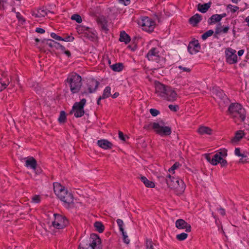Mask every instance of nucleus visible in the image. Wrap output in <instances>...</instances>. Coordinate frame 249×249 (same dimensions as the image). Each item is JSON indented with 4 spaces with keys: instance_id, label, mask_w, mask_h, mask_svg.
Returning a JSON list of instances; mask_svg holds the SVG:
<instances>
[{
    "instance_id": "obj_61",
    "label": "nucleus",
    "mask_w": 249,
    "mask_h": 249,
    "mask_svg": "<svg viewBox=\"0 0 249 249\" xmlns=\"http://www.w3.org/2000/svg\"><path fill=\"white\" fill-rule=\"evenodd\" d=\"M239 7L237 6H234L232 8V9H231V11L232 12V13H234L237 10L239 9Z\"/></svg>"
},
{
    "instance_id": "obj_28",
    "label": "nucleus",
    "mask_w": 249,
    "mask_h": 249,
    "mask_svg": "<svg viewBox=\"0 0 249 249\" xmlns=\"http://www.w3.org/2000/svg\"><path fill=\"white\" fill-rule=\"evenodd\" d=\"M111 69L114 71H120L124 68L123 64L121 63H117L110 66Z\"/></svg>"
},
{
    "instance_id": "obj_62",
    "label": "nucleus",
    "mask_w": 249,
    "mask_h": 249,
    "mask_svg": "<svg viewBox=\"0 0 249 249\" xmlns=\"http://www.w3.org/2000/svg\"><path fill=\"white\" fill-rule=\"evenodd\" d=\"M229 30V27L228 26H226L222 29V33H228Z\"/></svg>"
},
{
    "instance_id": "obj_12",
    "label": "nucleus",
    "mask_w": 249,
    "mask_h": 249,
    "mask_svg": "<svg viewBox=\"0 0 249 249\" xmlns=\"http://www.w3.org/2000/svg\"><path fill=\"white\" fill-rule=\"evenodd\" d=\"M236 51L231 48H228L225 51L226 61L230 64H234L237 61Z\"/></svg>"
},
{
    "instance_id": "obj_46",
    "label": "nucleus",
    "mask_w": 249,
    "mask_h": 249,
    "mask_svg": "<svg viewBox=\"0 0 249 249\" xmlns=\"http://www.w3.org/2000/svg\"><path fill=\"white\" fill-rule=\"evenodd\" d=\"M149 112L152 116L154 117L157 116L160 113L158 110L154 108H151L149 110Z\"/></svg>"
},
{
    "instance_id": "obj_22",
    "label": "nucleus",
    "mask_w": 249,
    "mask_h": 249,
    "mask_svg": "<svg viewBox=\"0 0 249 249\" xmlns=\"http://www.w3.org/2000/svg\"><path fill=\"white\" fill-rule=\"evenodd\" d=\"M48 12L49 11H47L46 8L42 7L38 9L36 13L34 12L32 15L36 18L44 17L47 15Z\"/></svg>"
},
{
    "instance_id": "obj_52",
    "label": "nucleus",
    "mask_w": 249,
    "mask_h": 249,
    "mask_svg": "<svg viewBox=\"0 0 249 249\" xmlns=\"http://www.w3.org/2000/svg\"><path fill=\"white\" fill-rule=\"evenodd\" d=\"M220 164L221 167H226L227 165V161L226 160H224L222 158V160H219L218 162Z\"/></svg>"
},
{
    "instance_id": "obj_55",
    "label": "nucleus",
    "mask_w": 249,
    "mask_h": 249,
    "mask_svg": "<svg viewBox=\"0 0 249 249\" xmlns=\"http://www.w3.org/2000/svg\"><path fill=\"white\" fill-rule=\"evenodd\" d=\"M6 0H0V4L1 5L0 9H4V4L6 3Z\"/></svg>"
},
{
    "instance_id": "obj_31",
    "label": "nucleus",
    "mask_w": 249,
    "mask_h": 249,
    "mask_svg": "<svg viewBox=\"0 0 249 249\" xmlns=\"http://www.w3.org/2000/svg\"><path fill=\"white\" fill-rule=\"evenodd\" d=\"M42 43L44 46H48L51 48L54 47V41L51 39H44L42 41Z\"/></svg>"
},
{
    "instance_id": "obj_10",
    "label": "nucleus",
    "mask_w": 249,
    "mask_h": 249,
    "mask_svg": "<svg viewBox=\"0 0 249 249\" xmlns=\"http://www.w3.org/2000/svg\"><path fill=\"white\" fill-rule=\"evenodd\" d=\"M215 100L217 101L220 107L222 108L229 104V99L222 90H215Z\"/></svg>"
},
{
    "instance_id": "obj_33",
    "label": "nucleus",
    "mask_w": 249,
    "mask_h": 249,
    "mask_svg": "<svg viewBox=\"0 0 249 249\" xmlns=\"http://www.w3.org/2000/svg\"><path fill=\"white\" fill-rule=\"evenodd\" d=\"M111 88L110 87H106L104 90L103 95L101 96L102 98L106 99L109 97L111 95Z\"/></svg>"
},
{
    "instance_id": "obj_27",
    "label": "nucleus",
    "mask_w": 249,
    "mask_h": 249,
    "mask_svg": "<svg viewBox=\"0 0 249 249\" xmlns=\"http://www.w3.org/2000/svg\"><path fill=\"white\" fill-rule=\"evenodd\" d=\"M141 181L143 183L146 187L154 188L155 187L154 183L147 179V178L143 176L141 177Z\"/></svg>"
},
{
    "instance_id": "obj_29",
    "label": "nucleus",
    "mask_w": 249,
    "mask_h": 249,
    "mask_svg": "<svg viewBox=\"0 0 249 249\" xmlns=\"http://www.w3.org/2000/svg\"><path fill=\"white\" fill-rule=\"evenodd\" d=\"M94 226L96 228L97 231L100 233H102L104 231L105 227L104 225L101 222L96 221L94 224Z\"/></svg>"
},
{
    "instance_id": "obj_25",
    "label": "nucleus",
    "mask_w": 249,
    "mask_h": 249,
    "mask_svg": "<svg viewBox=\"0 0 249 249\" xmlns=\"http://www.w3.org/2000/svg\"><path fill=\"white\" fill-rule=\"evenodd\" d=\"M119 40L127 44L130 41V37L124 31H122L120 33Z\"/></svg>"
},
{
    "instance_id": "obj_45",
    "label": "nucleus",
    "mask_w": 249,
    "mask_h": 249,
    "mask_svg": "<svg viewBox=\"0 0 249 249\" xmlns=\"http://www.w3.org/2000/svg\"><path fill=\"white\" fill-rule=\"evenodd\" d=\"M40 201V197L39 195H35L32 198V202L35 203H38Z\"/></svg>"
},
{
    "instance_id": "obj_50",
    "label": "nucleus",
    "mask_w": 249,
    "mask_h": 249,
    "mask_svg": "<svg viewBox=\"0 0 249 249\" xmlns=\"http://www.w3.org/2000/svg\"><path fill=\"white\" fill-rule=\"evenodd\" d=\"M169 109L174 112L177 111V110L178 109L179 107L178 105H170L169 106Z\"/></svg>"
},
{
    "instance_id": "obj_23",
    "label": "nucleus",
    "mask_w": 249,
    "mask_h": 249,
    "mask_svg": "<svg viewBox=\"0 0 249 249\" xmlns=\"http://www.w3.org/2000/svg\"><path fill=\"white\" fill-rule=\"evenodd\" d=\"M26 166L30 167L32 169L35 170L36 168V161L33 157H31L26 161Z\"/></svg>"
},
{
    "instance_id": "obj_16",
    "label": "nucleus",
    "mask_w": 249,
    "mask_h": 249,
    "mask_svg": "<svg viewBox=\"0 0 249 249\" xmlns=\"http://www.w3.org/2000/svg\"><path fill=\"white\" fill-rule=\"evenodd\" d=\"M99 85V82L95 79H92L88 82V87L89 92L90 93L96 91Z\"/></svg>"
},
{
    "instance_id": "obj_24",
    "label": "nucleus",
    "mask_w": 249,
    "mask_h": 249,
    "mask_svg": "<svg viewBox=\"0 0 249 249\" xmlns=\"http://www.w3.org/2000/svg\"><path fill=\"white\" fill-rule=\"evenodd\" d=\"M245 135V133L242 130H238L235 133V136L231 139L232 143L240 141V140Z\"/></svg>"
},
{
    "instance_id": "obj_54",
    "label": "nucleus",
    "mask_w": 249,
    "mask_h": 249,
    "mask_svg": "<svg viewBox=\"0 0 249 249\" xmlns=\"http://www.w3.org/2000/svg\"><path fill=\"white\" fill-rule=\"evenodd\" d=\"M119 0L120 3L124 4L125 6L129 5L130 3V0Z\"/></svg>"
},
{
    "instance_id": "obj_5",
    "label": "nucleus",
    "mask_w": 249,
    "mask_h": 249,
    "mask_svg": "<svg viewBox=\"0 0 249 249\" xmlns=\"http://www.w3.org/2000/svg\"><path fill=\"white\" fill-rule=\"evenodd\" d=\"M54 221L52 222V226L57 229H62L69 225V220L67 217L63 215L54 213Z\"/></svg>"
},
{
    "instance_id": "obj_2",
    "label": "nucleus",
    "mask_w": 249,
    "mask_h": 249,
    "mask_svg": "<svg viewBox=\"0 0 249 249\" xmlns=\"http://www.w3.org/2000/svg\"><path fill=\"white\" fill-rule=\"evenodd\" d=\"M53 191L57 196L65 203L71 205L73 203L72 194L69 192L65 188L59 183H53Z\"/></svg>"
},
{
    "instance_id": "obj_58",
    "label": "nucleus",
    "mask_w": 249,
    "mask_h": 249,
    "mask_svg": "<svg viewBox=\"0 0 249 249\" xmlns=\"http://www.w3.org/2000/svg\"><path fill=\"white\" fill-rule=\"evenodd\" d=\"M62 46V45L60 44L59 43H57V42L54 41V47L56 49H60V46Z\"/></svg>"
},
{
    "instance_id": "obj_34",
    "label": "nucleus",
    "mask_w": 249,
    "mask_h": 249,
    "mask_svg": "<svg viewBox=\"0 0 249 249\" xmlns=\"http://www.w3.org/2000/svg\"><path fill=\"white\" fill-rule=\"evenodd\" d=\"M222 160V158H220L216 153L212 158V164L213 165H216L218 163L219 160Z\"/></svg>"
},
{
    "instance_id": "obj_48",
    "label": "nucleus",
    "mask_w": 249,
    "mask_h": 249,
    "mask_svg": "<svg viewBox=\"0 0 249 249\" xmlns=\"http://www.w3.org/2000/svg\"><path fill=\"white\" fill-rule=\"evenodd\" d=\"M74 39V37H73L72 36H67L64 38L62 37V39H61V40L64 41L66 42H71V41H73Z\"/></svg>"
},
{
    "instance_id": "obj_14",
    "label": "nucleus",
    "mask_w": 249,
    "mask_h": 249,
    "mask_svg": "<svg viewBox=\"0 0 249 249\" xmlns=\"http://www.w3.org/2000/svg\"><path fill=\"white\" fill-rule=\"evenodd\" d=\"M200 49V45L197 40L191 41L188 46V51L191 54L198 53Z\"/></svg>"
},
{
    "instance_id": "obj_11",
    "label": "nucleus",
    "mask_w": 249,
    "mask_h": 249,
    "mask_svg": "<svg viewBox=\"0 0 249 249\" xmlns=\"http://www.w3.org/2000/svg\"><path fill=\"white\" fill-rule=\"evenodd\" d=\"M152 128L158 134L162 136H168L171 134V128L169 126H162L158 123H153Z\"/></svg>"
},
{
    "instance_id": "obj_32",
    "label": "nucleus",
    "mask_w": 249,
    "mask_h": 249,
    "mask_svg": "<svg viewBox=\"0 0 249 249\" xmlns=\"http://www.w3.org/2000/svg\"><path fill=\"white\" fill-rule=\"evenodd\" d=\"M235 154L238 157H242V158L240 159L239 162L244 163L246 161V160H244V158H246V156L242 154L240 152V149L239 148H236L235 149Z\"/></svg>"
},
{
    "instance_id": "obj_44",
    "label": "nucleus",
    "mask_w": 249,
    "mask_h": 249,
    "mask_svg": "<svg viewBox=\"0 0 249 249\" xmlns=\"http://www.w3.org/2000/svg\"><path fill=\"white\" fill-rule=\"evenodd\" d=\"M178 68L182 71L186 72H190L191 71V68L189 67H184L183 66H178Z\"/></svg>"
},
{
    "instance_id": "obj_20",
    "label": "nucleus",
    "mask_w": 249,
    "mask_h": 249,
    "mask_svg": "<svg viewBox=\"0 0 249 249\" xmlns=\"http://www.w3.org/2000/svg\"><path fill=\"white\" fill-rule=\"evenodd\" d=\"M197 132L200 135H211L212 133V130L211 128L205 126H200L197 130Z\"/></svg>"
},
{
    "instance_id": "obj_19",
    "label": "nucleus",
    "mask_w": 249,
    "mask_h": 249,
    "mask_svg": "<svg viewBox=\"0 0 249 249\" xmlns=\"http://www.w3.org/2000/svg\"><path fill=\"white\" fill-rule=\"evenodd\" d=\"M202 17L201 15L196 14L193 16L191 17L189 19L190 24L194 27L197 26V24L202 20Z\"/></svg>"
},
{
    "instance_id": "obj_21",
    "label": "nucleus",
    "mask_w": 249,
    "mask_h": 249,
    "mask_svg": "<svg viewBox=\"0 0 249 249\" xmlns=\"http://www.w3.org/2000/svg\"><path fill=\"white\" fill-rule=\"evenodd\" d=\"M211 4V2H209L208 3L203 4L199 3L197 5V10L202 13H205L207 12L208 9L210 8Z\"/></svg>"
},
{
    "instance_id": "obj_9",
    "label": "nucleus",
    "mask_w": 249,
    "mask_h": 249,
    "mask_svg": "<svg viewBox=\"0 0 249 249\" xmlns=\"http://www.w3.org/2000/svg\"><path fill=\"white\" fill-rule=\"evenodd\" d=\"M138 23L143 30L149 32H152L155 26V21L148 17L142 18Z\"/></svg>"
},
{
    "instance_id": "obj_18",
    "label": "nucleus",
    "mask_w": 249,
    "mask_h": 249,
    "mask_svg": "<svg viewBox=\"0 0 249 249\" xmlns=\"http://www.w3.org/2000/svg\"><path fill=\"white\" fill-rule=\"evenodd\" d=\"M97 144L99 147L104 149H111L113 146V144L111 142L105 139L98 140Z\"/></svg>"
},
{
    "instance_id": "obj_13",
    "label": "nucleus",
    "mask_w": 249,
    "mask_h": 249,
    "mask_svg": "<svg viewBox=\"0 0 249 249\" xmlns=\"http://www.w3.org/2000/svg\"><path fill=\"white\" fill-rule=\"evenodd\" d=\"M146 57L149 60L158 62L160 60V51L157 48H151L146 54Z\"/></svg>"
},
{
    "instance_id": "obj_47",
    "label": "nucleus",
    "mask_w": 249,
    "mask_h": 249,
    "mask_svg": "<svg viewBox=\"0 0 249 249\" xmlns=\"http://www.w3.org/2000/svg\"><path fill=\"white\" fill-rule=\"evenodd\" d=\"M180 164L179 162H175L173 165L169 169V172H171V171H174L175 170L177 169Z\"/></svg>"
},
{
    "instance_id": "obj_41",
    "label": "nucleus",
    "mask_w": 249,
    "mask_h": 249,
    "mask_svg": "<svg viewBox=\"0 0 249 249\" xmlns=\"http://www.w3.org/2000/svg\"><path fill=\"white\" fill-rule=\"evenodd\" d=\"M221 23H219L218 25L216 26L215 30V34L214 35V36L215 37L217 38V36H216V35L220 34L222 32V30L221 29Z\"/></svg>"
},
{
    "instance_id": "obj_39",
    "label": "nucleus",
    "mask_w": 249,
    "mask_h": 249,
    "mask_svg": "<svg viewBox=\"0 0 249 249\" xmlns=\"http://www.w3.org/2000/svg\"><path fill=\"white\" fill-rule=\"evenodd\" d=\"M187 236L188 234L187 233L182 232L180 234L177 235L176 238L179 241H183L186 239Z\"/></svg>"
},
{
    "instance_id": "obj_35",
    "label": "nucleus",
    "mask_w": 249,
    "mask_h": 249,
    "mask_svg": "<svg viewBox=\"0 0 249 249\" xmlns=\"http://www.w3.org/2000/svg\"><path fill=\"white\" fill-rule=\"evenodd\" d=\"M145 246L146 247V249H154L153 243L151 239L146 238L145 239Z\"/></svg>"
},
{
    "instance_id": "obj_40",
    "label": "nucleus",
    "mask_w": 249,
    "mask_h": 249,
    "mask_svg": "<svg viewBox=\"0 0 249 249\" xmlns=\"http://www.w3.org/2000/svg\"><path fill=\"white\" fill-rule=\"evenodd\" d=\"M71 19L75 20L78 23H81L82 21L81 16L78 14H73L72 15Z\"/></svg>"
},
{
    "instance_id": "obj_56",
    "label": "nucleus",
    "mask_w": 249,
    "mask_h": 249,
    "mask_svg": "<svg viewBox=\"0 0 249 249\" xmlns=\"http://www.w3.org/2000/svg\"><path fill=\"white\" fill-rule=\"evenodd\" d=\"M36 32L39 34H43L45 33V30L41 28H36Z\"/></svg>"
},
{
    "instance_id": "obj_60",
    "label": "nucleus",
    "mask_w": 249,
    "mask_h": 249,
    "mask_svg": "<svg viewBox=\"0 0 249 249\" xmlns=\"http://www.w3.org/2000/svg\"><path fill=\"white\" fill-rule=\"evenodd\" d=\"M226 16H227V15L226 13H223V14H220V15L218 14L217 17H218V18H220V19L221 20L222 18L225 17Z\"/></svg>"
},
{
    "instance_id": "obj_51",
    "label": "nucleus",
    "mask_w": 249,
    "mask_h": 249,
    "mask_svg": "<svg viewBox=\"0 0 249 249\" xmlns=\"http://www.w3.org/2000/svg\"><path fill=\"white\" fill-rule=\"evenodd\" d=\"M119 138L124 142L126 141V137H125L122 131H119Z\"/></svg>"
},
{
    "instance_id": "obj_36",
    "label": "nucleus",
    "mask_w": 249,
    "mask_h": 249,
    "mask_svg": "<svg viewBox=\"0 0 249 249\" xmlns=\"http://www.w3.org/2000/svg\"><path fill=\"white\" fill-rule=\"evenodd\" d=\"M217 154L221 158H225L228 155L227 150L225 148L220 149L217 151Z\"/></svg>"
},
{
    "instance_id": "obj_38",
    "label": "nucleus",
    "mask_w": 249,
    "mask_h": 249,
    "mask_svg": "<svg viewBox=\"0 0 249 249\" xmlns=\"http://www.w3.org/2000/svg\"><path fill=\"white\" fill-rule=\"evenodd\" d=\"M213 31L212 30H209V31H207L205 33H204L202 36L201 38L203 40H206L208 37L211 36L213 35Z\"/></svg>"
},
{
    "instance_id": "obj_26",
    "label": "nucleus",
    "mask_w": 249,
    "mask_h": 249,
    "mask_svg": "<svg viewBox=\"0 0 249 249\" xmlns=\"http://www.w3.org/2000/svg\"><path fill=\"white\" fill-rule=\"evenodd\" d=\"M10 81L8 78H0V91L6 89Z\"/></svg>"
},
{
    "instance_id": "obj_7",
    "label": "nucleus",
    "mask_w": 249,
    "mask_h": 249,
    "mask_svg": "<svg viewBox=\"0 0 249 249\" xmlns=\"http://www.w3.org/2000/svg\"><path fill=\"white\" fill-rule=\"evenodd\" d=\"M86 103V99H82L79 102H75L73 107L71 110L70 111V114L74 113V116L76 118H79L83 116L85 113L84 107Z\"/></svg>"
},
{
    "instance_id": "obj_17",
    "label": "nucleus",
    "mask_w": 249,
    "mask_h": 249,
    "mask_svg": "<svg viewBox=\"0 0 249 249\" xmlns=\"http://www.w3.org/2000/svg\"><path fill=\"white\" fill-rule=\"evenodd\" d=\"M97 21L100 26L102 30L105 31L106 33H107L108 29L107 25V21L106 17L104 16L99 17L97 18Z\"/></svg>"
},
{
    "instance_id": "obj_57",
    "label": "nucleus",
    "mask_w": 249,
    "mask_h": 249,
    "mask_svg": "<svg viewBox=\"0 0 249 249\" xmlns=\"http://www.w3.org/2000/svg\"><path fill=\"white\" fill-rule=\"evenodd\" d=\"M206 159L209 161L210 163L212 164V158H211V156L210 154H206L205 155Z\"/></svg>"
},
{
    "instance_id": "obj_37",
    "label": "nucleus",
    "mask_w": 249,
    "mask_h": 249,
    "mask_svg": "<svg viewBox=\"0 0 249 249\" xmlns=\"http://www.w3.org/2000/svg\"><path fill=\"white\" fill-rule=\"evenodd\" d=\"M66 120V114L64 111H61L58 118V121L60 123H64Z\"/></svg>"
},
{
    "instance_id": "obj_30",
    "label": "nucleus",
    "mask_w": 249,
    "mask_h": 249,
    "mask_svg": "<svg viewBox=\"0 0 249 249\" xmlns=\"http://www.w3.org/2000/svg\"><path fill=\"white\" fill-rule=\"evenodd\" d=\"M218 14H214L212 15L208 20V23L209 25H212L215 22H219L220 19L217 17Z\"/></svg>"
},
{
    "instance_id": "obj_8",
    "label": "nucleus",
    "mask_w": 249,
    "mask_h": 249,
    "mask_svg": "<svg viewBox=\"0 0 249 249\" xmlns=\"http://www.w3.org/2000/svg\"><path fill=\"white\" fill-rule=\"evenodd\" d=\"M160 178L165 180V182L168 187L171 189H178L180 185H182L181 188H183L184 186L182 180H178L177 178H175L169 174L167 175L166 178L161 177Z\"/></svg>"
},
{
    "instance_id": "obj_63",
    "label": "nucleus",
    "mask_w": 249,
    "mask_h": 249,
    "mask_svg": "<svg viewBox=\"0 0 249 249\" xmlns=\"http://www.w3.org/2000/svg\"><path fill=\"white\" fill-rule=\"evenodd\" d=\"M65 54H66L69 57H71V52L68 50H66L64 52Z\"/></svg>"
},
{
    "instance_id": "obj_43",
    "label": "nucleus",
    "mask_w": 249,
    "mask_h": 249,
    "mask_svg": "<svg viewBox=\"0 0 249 249\" xmlns=\"http://www.w3.org/2000/svg\"><path fill=\"white\" fill-rule=\"evenodd\" d=\"M121 232H122V235L123 236L124 242L127 244H129L130 240L128 239V236L126 235V233L125 232H124V231H121Z\"/></svg>"
},
{
    "instance_id": "obj_3",
    "label": "nucleus",
    "mask_w": 249,
    "mask_h": 249,
    "mask_svg": "<svg viewBox=\"0 0 249 249\" xmlns=\"http://www.w3.org/2000/svg\"><path fill=\"white\" fill-rule=\"evenodd\" d=\"M228 112L235 123L245 121L246 112L241 104L236 103L231 104L228 108Z\"/></svg>"
},
{
    "instance_id": "obj_53",
    "label": "nucleus",
    "mask_w": 249,
    "mask_h": 249,
    "mask_svg": "<svg viewBox=\"0 0 249 249\" xmlns=\"http://www.w3.org/2000/svg\"><path fill=\"white\" fill-rule=\"evenodd\" d=\"M16 17L18 18V19L20 21H22L24 22L25 20L24 18L22 17V16L21 15L19 12L16 13Z\"/></svg>"
},
{
    "instance_id": "obj_64",
    "label": "nucleus",
    "mask_w": 249,
    "mask_h": 249,
    "mask_svg": "<svg viewBox=\"0 0 249 249\" xmlns=\"http://www.w3.org/2000/svg\"><path fill=\"white\" fill-rule=\"evenodd\" d=\"M244 53V50H240L238 52V54L239 56H241Z\"/></svg>"
},
{
    "instance_id": "obj_15",
    "label": "nucleus",
    "mask_w": 249,
    "mask_h": 249,
    "mask_svg": "<svg viewBox=\"0 0 249 249\" xmlns=\"http://www.w3.org/2000/svg\"><path fill=\"white\" fill-rule=\"evenodd\" d=\"M176 227L178 229H185V231L189 232L191 231L190 224L182 219H178L176 221Z\"/></svg>"
},
{
    "instance_id": "obj_1",
    "label": "nucleus",
    "mask_w": 249,
    "mask_h": 249,
    "mask_svg": "<svg viewBox=\"0 0 249 249\" xmlns=\"http://www.w3.org/2000/svg\"><path fill=\"white\" fill-rule=\"evenodd\" d=\"M155 88V93L163 99L171 102L177 99V93L171 87L156 81Z\"/></svg>"
},
{
    "instance_id": "obj_6",
    "label": "nucleus",
    "mask_w": 249,
    "mask_h": 249,
    "mask_svg": "<svg viewBox=\"0 0 249 249\" xmlns=\"http://www.w3.org/2000/svg\"><path fill=\"white\" fill-rule=\"evenodd\" d=\"M101 243V240L98 235L95 233L90 234L89 241L80 243L79 245V249H88L91 246H97Z\"/></svg>"
},
{
    "instance_id": "obj_49",
    "label": "nucleus",
    "mask_w": 249,
    "mask_h": 249,
    "mask_svg": "<svg viewBox=\"0 0 249 249\" xmlns=\"http://www.w3.org/2000/svg\"><path fill=\"white\" fill-rule=\"evenodd\" d=\"M51 36L53 38V39H55V40H61V39H62V37L57 35L55 33H52L51 34Z\"/></svg>"
},
{
    "instance_id": "obj_42",
    "label": "nucleus",
    "mask_w": 249,
    "mask_h": 249,
    "mask_svg": "<svg viewBox=\"0 0 249 249\" xmlns=\"http://www.w3.org/2000/svg\"><path fill=\"white\" fill-rule=\"evenodd\" d=\"M116 222H117V223L119 227L120 231H124V228H123V225H124L123 221L120 219H118L116 220Z\"/></svg>"
},
{
    "instance_id": "obj_59",
    "label": "nucleus",
    "mask_w": 249,
    "mask_h": 249,
    "mask_svg": "<svg viewBox=\"0 0 249 249\" xmlns=\"http://www.w3.org/2000/svg\"><path fill=\"white\" fill-rule=\"evenodd\" d=\"M219 211L220 213L222 215H225V210L224 209H223L222 208H220L219 209Z\"/></svg>"
},
{
    "instance_id": "obj_4",
    "label": "nucleus",
    "mask_w": 249,
    "mask_h": 249,
    "mask_svg": "<svg viewBox=\"0 0 249 249\" xmlns=\"http://www.w3.org/2000/svg\"><path fill=\"white\" fill-rule=\"evenodd\" d=\"M66 82V85L69 86L72 94L78 93L82 85L81 77L76 73L69 74Z\"/></svg>"
}]
</instances>
